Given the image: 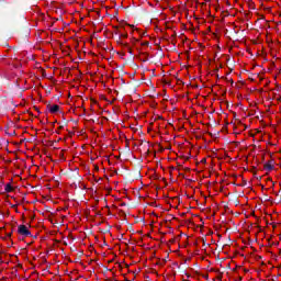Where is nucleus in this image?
<instances>
[{"label":"nucleus","instance_id":"6","mask_svg":"<svg viewBox=\"0 0 281 281\" xmlns=\"http://www.w3.org/2000/svg\"><path fill=\"white\" fill-rule=\"evenodd\" d=\"M127 52H128L130 54H133V49H131V47H127Z\"/></svg>","mask_w":281,"mask_h":281},{"label":"nucleus","instance_id":"1","mask_svg":"<svg viewBox=\"0 0 281 281\" xmlns=\"http://www.w3.org/2000/svg\"><path fill=\"white\" fill-rule=\"evenodd\" d=\"M18 234L27 238V236H32V232H30V226L21 224L18 226Z\"/></svg>","mask_w":281,"mask_h":281},{"label":"nucleus","instance_id":"7","mask_svg":"<svg viewBox=\"0 0 281 281\" xmlns=\"http://www.w3.org/2000/svg\"><path fill=\"white\" fill-rule=\"evenodd\" d=\"M126 27H130V30H133V25L127 24Z\"/></svg>","mask_w":281,"mask_h":281},{"label":"nucleus","instance_id":"4","mask_svg":"<svg viewBox=\"0 0 281 281\" xmlns=\"http://www.w3.org/2000/svg\"><path fill=\"white\" fill-rule=\"evenodd\" d=\"M132 34L135 36L136 34H139V30L138 29H134L132 30Z\"/></svg>","mask_w":281,"mask_h":281},{"label":"nucleus","instance_id":"5","mask_svg":"<svg viewBox=\"0 0 281 281\" xmlns=\"http://www.w3.org/2000/svg\"><path fill=\"white\" fill-rule=\"evenodd\" d=\"M121 36H122V38H128V34H126V33L122 34Z\"/></svg>","mask_w":281,"mask_h":281},{"label":"nucleus","instance_id":"3","mask_svg":"<svg viewBox=\"0 0 281 281\" xmlns=\"http://www.w3.org/2000/svg\"><path fill=\"white\" fill-rule=\"evenodd\" d=\"M14 188L12 187L11 183H7L5 187H4V192H13Z\"/></svg>","mask_w":281,"mask_h":281},{"label":"nucleus","instance_id":"2","mask_svg":"<svg viewBox=\"0 0 281 281\" xmlns=\"http://www.w3.org/2000/svg\"><path fill=\"white\" fill-rule=\"evenodd\" d=\"M47 110L52 113H58V111H60V105L58 104H53V105H47Z\"/></svg>","mask_w":281,"mask_h":281}]
</instances>
